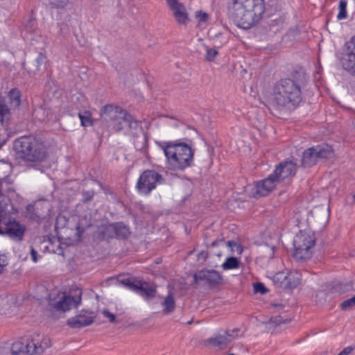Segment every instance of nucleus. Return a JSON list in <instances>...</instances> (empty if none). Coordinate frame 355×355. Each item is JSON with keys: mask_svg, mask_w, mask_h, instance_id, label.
I'll use <instances>...</instances> for the list:
<instances>
[{"mask_svg": "<svg viewBox=\"0 0 355 355\" xmlns=\"http://www.w3.org/2000/svg\"><path fill=\"white\" fill-rule=\"evenodd\" d=\"M265 0H230L228 11L238 27L249 29L263 17Z\"/></svg>", "mask_w": 355, "mask_h": 355, "instance_id": "f257e3e1", "label": "nucleus"}, {"mask_svg": "<svg viewBox=\"0 0 355 355\" xmlns=\"http://www.w3.org/2000/svg\"><path fill=\"white\" fill-rule=\"evenodd\" d=\"M163 151L167 167L173 171H182L189 167L193 157L191 148L185 144L164 141L159 143Z\"/></svg>", "mask_w": 355, "mask_h": 355, "instance_id": "f03ea898", "label": "nucleus"}, {"mask_svg": "<svg viewBox=\"0 0 355 355\" xmlns=\"http://www.w3.org/2000/svg\"><path fill=\"white\" fill-rule=\"evenodd\" d=\"M85 218L78 215L67 217L60 214L56 217L55 230L60 239L65 240L64 243L71 245L79 242L84 232L83 221Z\"/></svg>", "mask_w": 355, "mask_h": 355, "instance_id": "7ed1b4c3", "label": "nucleus"}, {"mask_svg": "<svg viewBox=\"0 0 355 355\" xmlns=\"http://www.w3.org/2000/svg\"><path fill=\"white\" fill-rule=\"evenodd\" d=\"M302 100L300 86L290 78L282 79L273 88L272 101L278 107L297 105Z\"/></svg>", "mask_w": 355, "mask_h": 355, "instance_id": "20e7f679", "label": "nucleus"}, {"mask_svg": "<svg viewBox=\"0 0 355 355\" xmlns=\"http://www.w3.org/2000/svg\"><path fill=\"white\" fill-rule=\"evenodd\" d=\"M50 339L37 333L25 335L12 343L11 353L12 355L40 354L49 347Z\"/></svg>", "mask_w": 355, "mask_h": 355, "instance_id": "39448f33", "label": "nucleus"}, {"mask_svg": "<svg viewBox=\"0 0 355 355\" xmlns=\"http://www.w3.org/2000/svg\"><path fill=\"white\" fill-rule=\"evenodd\" d=\"M100 115L103 121L109 123L110 128L117 131L129 132L137 126L132 115L119 106L107 105L101 109Z\"/></svg>", "mask_w": 355, "mask_h": 355, "instance_id": "423d86ee", "label": "nucleus"}, {"mask_svg": "<svg viewBox=\"0 0 355 355\" xmlns=\"http://www.w3.org/2000/svg\"><path fill=\"white\" fill-rule=\"evenodd\" d=\"M13 146L18 156L26 161H41L46 155V146L35 137H21L15 139Z\"/></svg>", "mask_w": 355, "mask_h": 355, "instance_id": "0eeeda50", "label": "nucleus"}, {"mask_svg": "<svg viewBox=\"0 0 355 355\" xmlns=\"http://www.w3.org/2000/svg\"><path fill=\"white\" fill-rule=\"evenodd\" d=\"M8 206L6 201H0V235L6 234L12 239L21 241L25 227L19 222L8 218L10 211L8 210Z\"/></svg>", "mask_w": 355, "mask_h": 355, "instance_id": "6e6552de", "label": "nucleus"}, {"mask_svg": "<svg viewBox=\"0 0 355 355\" xmlns=\"http://www.w3.org/2000/svg\"><path fill=\"white\" fill-rule=\"evenodd\" d=\"M315 243V238L311 230L300 231L293 240V257L295 259H308L311 255V249Z\"/></svg>", "mask_w": 355, "mask_h": 355, "instance_id": "1a4fd4ad", "label": "nucleus"}, {"mask_svg": "<svg viewBox=\"0 0 355 355\" xmlns=\"http://www.w3.org/2000/svg\"><path fill=\"white\" fill-rule=\"evenodd\" d=\"M333 155V148L327 144L312 146L304 151L302 164L304 167H309L316 164L319 159L331 157Z\"/></svg>", "mask_w": 355, "mask_h": 355, "instance_id": "9d476101", "label": "nucleus"}, {"mask_svg": "<svg viewBox=\"0 0 355 355\" xmlns=\"http://www.w3.org/2000/svg\"><path fill=\"white\" fill-rule=\"evenodd\" d=\"M270 279L277 287L293 289L300 284L302 275L296 270H285L271 275Z\"/></svg>", "mask_w": 355, "mask_h": 355, "instance_id": "9b49d317", "label": "nucleus"}, {"mask_svg": "<svg viewBox=\"0 0 355 355\" xmlns=\"http://www.w3.org/2000/svg\"><path fill=\"white\" fill-rule=\"evenodd\" d=\"M163 178L162 175L154 170L144 171L139 176L137 189L141 194L148 195L155 189L157 184L162 183Z\"/></svg>", "mask_w": 355, "mask_h": 355, "instance_id": "f8f14e48", "label": "nucleus"}, {"mask_svg": "<svg viewBox=\"0 0 355 355\" xmlns=\"http://www.w3.org/2000/svg\"><path fill=\"white\" fill-rule=\"evenodd\" d=\"M124 288L135 292L145 299L155 296L156 293L155 286L141 279H132L125 278L119 282Z\"/></svg>", "mask_w": 355, "mask_h": 355, "instance_id": "ddd939ff", "label": "nucleus"}, {"mask_svg": "<svg viewBox=\"0 0 355 355\" xmlns=\"http://www.w3.org/2000/svg\"><path fill=\"white\" fill-rule=\"evenodd\" d=\"M81 300L80 291H78L75 296L64 293L59 296L57 301L51 302V305L56 311L66 312L73 307H78L81 302Z\"/></svg>", "mask_w": 355, "mask_h": 355, "instance_id": "4468645a", "label": "nucleus"}, {"mask_svg": "<svg viewBox=\"0 0 355 355\" xmlns=\"http://www.w3.org/2000/svg\"><path fill=\"white\" fill-rule=\"evenodd\" d=\"M341 63L345 69L355 74V35L346 42Z\"/></svg>", "mask_w": 355, "mask_h": 355, "instance_id": "2eb2a0df", "label": "nucleus"}, {"mask_svg": "<svg viewBox=\"0 0 355 355\" xmlns=\"http://www.w3.org/2000/svg\"><path fill=\"white\" fill-rule=\"evenodd\" d=\"M130 234V230L127 225L123 223H114L105 225L103 231V237L104 239L117 238L125 239Z\"/></svg>", "mask_w": 355, "mask_h": 355, "instance_id": "dca6fc26", "label": "nucleus"}, {"mask_svg": "<svg viewBox=\"0 0 355 355\" xmlns=\"http://www.w3.org/2000/svg\"><path fill=\"white\" fill-rule=\"evenodd\" d=\"M167 6L173 12V17L179 25H186L189 21V14L184 5L178 0H166Z\"/></svg>", "mask_w": 355, "mask_h": 355, "instance_id": "f3484780", "label": "nucleus"}, {"mask_svg": "<svg viewBox=\"0 0 355 355\" xmlns=\"http://www.w3.org/2000/svg\"><path fill=\"white\" fill-rule=\"evenodd\" d=\"M297 170L296 164L293 161L279 163L271 174L277 182L295 175Z\"/></svg>", "mask_w": 355, "mask_h": 355, "instance_id": "a211bd4d", "label": "nucleus"}, {"mask_svg": "<svg viewBox=\"0 0 355 355\" xmlns=\"http://www.w3.org/2000/svg\"><path fill=\"white\" fill-rule=\"evenodd\" d=\"M239 330L234 329L228 330L224 334H218L208 340V343L219 349H223L229 343H230L234 338L238 336Z\"/></svg>", "mask_w": 355, "mask_h": 355, "instance_id": "6ab92c4d", "label": "nucleus"}, {"mask_svg": "<svg viewBox=\"0 0 355 355\" xmlns=\"http://www.w3.org/2000/svg\"><path fill=\"white\" fill-rule=\"evenodd\" d=\"M196 281L202 280L210 286H216L222 283L221 275L214 270H200L196 272L194 276Z\"/></svg>", "mask_w": 355, "mask_h": 355, "instance_id": "aec40b11", "label": "nucleus"}, {"mask_svg": "<svg viewBox=\"0 0 355 355\" xmlns=\"http://www.w3.org/2000/svg\"><path fill=\"white\" fill-rule=\"evenodd\" d=\"M277 183V180L270 174L268 178L259 181L255 185L256 192L254 194L257 196H267L275 187Z\"/></svg>", "mask_w": 355, "mask_h": 355, "instance_id": "412c9836", "label": "nucleus"}, {"mask_svg": "<svg viewBox=\"0 0 355 355\" xmlns=\"http://www.w3.org/2000/svg\"><path fill=\"white\" fill-rule=\"evenodd\" d=\"M92 322L93 317L87 313H80L75 317L69 318L67 322L68 326L73 329L88 326Z\"/></svg>", "mask_w": 355, "mask_h": 355, "instance_id": "4be33fe9", "label": "nucleus"}, {"mask_svg": "<svg viewBox=\"0 0 355 355\" xmlns=\"http://www.w3.org/2000/svg\"><path fill=\"white\" fill-rule=\"evenodd\" d=\"M195 18L196 27L201 31L206 29L210 24V15L202 10H197L195 12Z\"/></svg>", "mask_w": 355, "mask_h": 355, "instance_id": "5701e85b", "label": "nucleus"}, {"mask_svg": "<svg viewBox=\"0 0 355 355\" xmlns=\"http://www.w3.org/2000/svg\"><path fill=\"white\" fill-rule=\"evenodd\" d=\"M36 26V21L34 19L30 18L27 22L23 26L21 34L25 40H33L31 37L33 31Z\"/></svg>", "mask_w": 355, "mask_h": 355, "instance_id": "b1692460", "label": "nucleus"}, {"mask_svg": "<svg viewBox=\"0 0 355 355\" xmlns=\"http://www.w3.org/2000/svg\"><path fill=\"white\" fill-rule=\"evenodd\" d=\"M163 312L164 314H169L174 311L175 302L173 296L169 293L162 302Z\"/></svg>", "mask_w": 355, "mask_h": 355, "instance_id": "393cba45", "label": "nucleus"}, {"mask_svg": "<svg viewBox=\"0 0 355 355\" xmlns=\"http://www.w3.org/2000/svg\"><path fill=\"white\" fill-rule=\"evenodd\" d=\"M10 104L14 107H19L21 104V92L17 88L10 89L8 94Z\"/></svg>", "mask_w": 355, "mask_h": 355, "instance_id": "a878e982", "label": "nucleus"}, {"mask_svg": "<svg viewBox=\"0 0 355 355\" xmlns=\"http://www.w3.org/2000/svg\"><path fill=\"white\" fill-rule=\"evenodd\" d=\"M78 117L80 120L81 125L83 127H89L93 125L92 112L89 110L79 112Z\"/></svg>", "mask_w": 355, "mask_h": 355, "instance_id": "bb28decb", "label": "nucleus"}, {"mask_svg": "<svg viewBox=\"0 0 355 355\" xmlns=\"http://www.w3.org/2000/svg\"><path fill=\"white\" fill-rule=\"evenodd\" d=\"M239 267V262L237 258L230 257L225 259L222 264V268L224 270H234Z\"/></svg>", "mask_w": 355, "mask_h": 355, "instance_id": "cd10ccee", "label": "nucleus"}, {"mask_svg": "<svg viewBox=\"0 0 355 355\" xmlns=\"http://www.w3.org/2000/svg\"><path fill=\"white\" fill-rule=\"evenodd\" d=\"M10 115V110L6 104L5 99L0 95V122L3 123L5 118Z\"/></svg>", "mask_w": 355, "mask_h": 355, "instance_id": "c85d7f7f", "label": "nucleus"}, {"mask_svg": "<svg viewBox=\"0 0 355 355\" xmlns=\"http://www.w3.org/2000/svg\"><path fill=\"white\" fill-rule=\"evenodd\" d=\"M71 101H72L73 103L74 104V105L77 108H80V107H85L86 97L83 94H82L80 92H77V93L73 94V96L71 97Z\"/></svg>", "mask_w": 355, "mask_h": 355, "instance_id": "c756f323", "label": "nucleus"}, {"mask_svg": "<svg viewBox=\"0 0 355 355\" xmlns=\"http://www.w3.org/2000/svg\"><path fill=\"white\" fill-rule=\"evenodd\" d=\"M347 0H340L339 4H338L339 12L337 15L338 19L341 20V19H344L347 18Z\"/></svg>", "mask_w": 355, "mask_h": 355, "instance_id": "7c9ffc66", "label": "nucleus"}, {"mask_svg": "<svg viewBox=\"0 0 355 355\" xmlns=\"http://www.w3.org/2000/svg\"><path fill=\"white\" fill-rule=\"evenodd\" d=\"M206 53L205 55V60L209 62H212L218 55V51L215 48L205 47Z\"/></svg>", "mask_w": 355, "mask_h": 355, "instance_id": "2f4dec72", "label": "nucleus"}, {"mask_svg": "<svg viewBox=\"0 0 355 355\" xmlns=\"http://www.w3.org/2000/svg\"><path fill=\"white\" fill-rule=\"evenodd\" d=\"M254 293H259L261 294H265L267 293L268 290L266 288L265 285L261 282L254 283L253 285Z\"/></svg>", "mask_w": 355, "mask_h": 355, "instance_id": "473e14b6", "label": "nucleus"}, {"mask_svg": "<svg viewBox=\"0 0 355 355\" xmlns=\"http://www.w3.org/2000/svg\"><path fill=\"white\" fill-rule=\"evenodd\" d=\"M355 305V295L348 300H346L345 301H343L341 304H340V308L343 309V310H345L347 309V308L352 306H354Z\"/></svg>", "mask_w": 355, "mask_h": 355, "instance_id": "72a5a7b5", "label": "nucleus"}, {"mask_svg": "<svg viewBox=\"0 0 355 355\" xmlns=\"http://www.w3.org/2000/svg\"><path fill=\"white\" fill-rule=\"evenodd\" d=\"M8 261L7 256L4 254H0V275L3 273L5 268L8 266Z\"/></svg>", "mask_w": 355, "mask_h": 355, "instance_id": "f704fd0d", "label": "nucleus"}, {"mask_svg": "<svg viewBox=\"0 0 355 355\" xmlns=\"http://www.w3.org/2000/svg\"><path fill=\"white\" fill-rule=\"evenodd\" d=\"M68 3V0H50V3L55 8H62Z\"/></svg>", "mask_w": 355, "mask_h": 355, "instance_id": "c9c22d12", "label": "nucleus"}, {"mask_svg": "<svg viewBox=\"0 0 355 355\" xmlns=\"http://www.w3.org/2000/svg\"><path fill=\"white\" fill-rule=\"evenodd\" d=\"M229 245L230 247L232 248L233 250H235L238 254H241L243 251V248L241 247V245L233 241H230Z\"/></svg>", "mask_w": 355, "mask_h": 355, "instance_id": "e433bc0d", "label": "nucleus"}, {"mask_svg": "<svg viewBox=\"0 0 355 355\" xmlns=\"http://www.w3.org/2000/svg\"><path fill=\"white\" fill-rule=\"evenodd\" d=\"M103 315L107 318L110 322H115L116 320V316L114 314L112 313L111 312H110L109 311L107 310H103Z\"/></svg>", "mask_w": 355, "mask_h": 355, "instance_id": "4c0bfd02", "label": "nucleus"}, {"mask_svg": "<svg viewBox=\"0 0 355 355\" xmlns=\"http://www.w3.org/2000/svg\"><path fill=\"white\" fill-rule=\"evenodd\" d=\"M353 349L354 348L352 347H346L337 355H349L353 351Z\"/></svg>", "mask_w": 355, "mask_h": 355, "instance_id": "58836bf2", "label": "nucleus"}, {"mask_svg": "<svg viewBox=\"0 0 355 355\" xmlns=\"http://www.w3.org/2000/svg\"><path fill=\"white\" fill-rule=\"evenodd\" d=\"M31 259L33 262H35V263L37 262V261H38L37 253L33 248H31Z\"/></svg>", "mask_w": 355, "mask_h": 355, "instance_id": "ea45409f", "label": "nucleus"}, {"mask_svg": "<svg viewBox=\"0 0 355 355\" xmlns=\"http://www.w3.org/2000/svg\"><path fill=\"white\" fill-rule=\"evenodd\" d=\"M84 196L85 197L86 200H89L94 197V191H88L87 192H85Z\"/></svg>", "mask_w": 355, "mask_h": 355, "instance_id": "a19ab883", "label": "nucleus"}, {"mask_svg": "<svg viewBox=\"0 0 355 355\" xmlns=\"http://www.w3.org/2000/svg\"><path fill=\"white\" fill-rule=\"evenodd\" d=\"M45 59H46L45 55L42 53H40L36 59V61L39 64H41Z\"/></svg>", "mask_w": 355, "mask_h": 355, "instance_id": "79ce46f5", "label": "nucleus"}, {"mask_svg": "<svg viewBox=\"0 0 355 355\" xmlns=\"http://www.w3.org/2000/svg\"><path fill=\"white\" fill-rule=\"evenodd\" d=\"M314 76H315V79H320V69H317L315 74H314Z\"/></svg>", "mask_w": 355, "mask_h": 355, "instance_id": "37998d69", "label": "nucleus"}, {"mask_svg": "<svg viewBox=\"0 0 355 355\" xmlns=\"http://www.w3.org/2000/svg\"><path fill=\"white\" fill-rule=\"evenodd\" d=\"M34 209V206H33V205H28L26 206V210H27L28 211H31L32 209Z\"/></svg>", "mask_w": 355, "mask_h": 355, "instance_id": "c03bdc74", "label": "nucleus"}, {"mask_svg": "<svg viewBox=\"0 0 355 355\" xmlns=\"http://www.w3.org/2000/svg\"><path fill=\"white\" fill-rule=\"evenodd\" d=\"M2 184H3V182H2V181L0 180V198H1V197L2 196V195H3L2 189H1Z\"/></svg>", "mask_w": 355, "mask_h": 355, "instance_id": "a18cd8bd", "label": "nucleus"}, {"mask_svg": "<svg viewBox=\"0 0 355 355\" xmlns=\"http://www.w3.org/2000/svg\"><path fill=\"white\" fill-rule=\"evenodd\" d=\"M352 198H353L354 202H355V193L353 195Z\"/></svg>", "mask_w": 355, "mask_h": 355, "instance_id": "49530a36", "label": "nucleus"}]
</instances>
